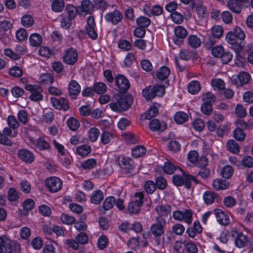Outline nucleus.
Returning <instances> with one entry per match:
<instances>
[{"instance_id": "f257e3e1", "label": "nucleus", "mask_w": 253, "mask_h": 253, "mask_svg": "<svg viewBox=\"0 0 253 253\" xmlns=\"http://www.w3.org/2000/svg\"><path fill=\"white\" fill-rule=\"evenodd\" d=\"M20 244L6 235L0 236V253H20Z\"/></svg>"}, {"instance_id": "f03ea898", "label": "nucleus", "mask_w": 253, "mask_h": 253, "mask_svg": "<svg viewBox=\"0 0 253 253\" xmlns=\"http://www.w3.org/2000/svg\"><path fill=\"white\" fill-rule=\"evenodd\" d=\"M155 221L156 223L151 225L150 231L155 236L157 244L160 245L161 243L160 237L164 233V228L166 225V219L160 216H156Z\"/></svg>"}, {"instance_id": "7ed1b4c3", "label": "nucleus", "mask_w": 253, "mask_h": 253, "mask_svg": "<svg viewBox=\"0 0 253 253\" xmlns=\"http://www.w3.org/2000/svg\"><path fill=\"white\" fill-rule=\"evenodd\" d=\"M173 184L177 186L184 185L187 189H189L191 185L192 181L196 184L199 183V181L195 177L186 173H183L181 175H174L172 176Z\"/></svg>"}, {"instance_id": "20e7f679", "label": "nucleus", "mask_w": 253, "mask_h": 253, "mask_svg": "<svg viewBox=\"0 0 253 253\" xmlns=\"http://www.w3.org/2000/svg\"><path fill=\"white\" fill-rule=\"evenodd\" d=\"M142 93L144 97L149 100L156 96H163L165 93V88L162 85H149L143 89Z\"/></svg>"}, {"instance_id": "39448f33", "label": "nucleus", "mask_w": 253, "mask_h": 253, "mask_svg": "<svg viewBox=\"0 0 253 253\" xmlns=\"http://www.w3.org/2000/svg\"><path fill=\"white\" fill-rule=\"evenodd\" d=\"M25 89L30 92V99L34 101H38L42 100L43 96L42 94L43 91L42 87L37 84H26Z\"/></svg>"}, {"instance_id": "423d86ee", "label": "nucleus", "mask_w": 253, "mask_h": 253, "mask_svg": "<svg viewBox=\"0 0 253 253\" xmlns=\"http://www.w3.org/2000/svg\"><path fill=\"white\" fill-rule=\"evenodd\" d=\"M172 217L176 221H184L185 223L190 224L192 221V212L190 209L185 210L184 211L176 210L173 212Z\"/></svg>"}, {"instance_id": "0eeeda50", "label": "nucleus", "mask_w": 253, "mask_h": 253, "mask_svg": "<svg viewBox=\"0 0 253 253\" xmlns=\"http://www.w3.org/2000/svg\"><path fill=\"white\" fill-rule=\"evenodd\" d=\"M118 163L121 167L124 169L126 174L129 175L135 173V165L131 159L121 156L119 158Z\"/></svg>"}, {"instance_id": "6e6552de", "label": "nucleus", "mask_w": 253, "mask_h": 253, "mask_svg": "<svg viewBox=\"0 0 253 253\" xmlns=\"http://www.w3.org/2000/svg\"><path fill=\"white\" fill-rule=\"evenodd\" d=\"M62 59L65 64L73 65L78 60V53L76 49L73 47L69 48L64 51Z\"/></svg>"}, {"instance_id": "1a4fd4ad", "label": "nucleus", "mask_w": 253, "mask_h": 253, "mask_svg": "<svg viewBox=\"0 0 253 253\" xmlns=\"http://www.w3.org/2000/svg\"><path fill=\"white\" fill-rule=\"evenodd\" d=\"M188 32L182 26H177L174 29V36L172 38L173 42L176 45H180L183 43L184 39L187 37Z\"/></svg>"}, {"instance_id": "9d476101", "label": "nucleus", "mask_w": 253, "mask_h": 253, "mask_svg": "<svg viewBox=\"0 0 253 253\" xmlns=\"http://www.w3.org/2000/svg\"><path fill=\"white\" fill-rule=\"evenodd\" d=\"M45 186L50 192L54 193L61 189L62 182L58 177L52 176L45 179Z\"/></svg>"}, {"instance_id": "9b49d317", "label": "nucleus", "mask_w": 253, "mask_h": 253, "mask_svg": "<svg viewBox=\"0 0 253 253\" xmlns=\"http://www.w3.org/2000/svg\"><path fill=\"white\" fill-rule=\"evenodd\" d=\"M115 80L116 85L120 92L125 93L129 88L130 86L129 82L124 75L117 74Z\"/></svg>"}, {"instance_id": "f8f14e48", "label": "nucleus", "mask_w": 253, "mask_h": 253, "mask_svg": "<svg viewBox=\"0 0 253 253\" xmlns=\"http://www.w3.org/2000/svg\"><path fill=\"white\" fill-rule=\"evenodd\" d=\"M232 32L234 33L238 39L240 40L239 45L234 46L235 52L238 54L243 50V47L245 46V42L244 40L246 37V35L242 29L239 27H235L233 31Z\"/></svg>"}, {"instance_id": "ddd939ff", "label": "nucleus", "mask_w": 253, "mask_h": 253, "mask_svg": "<svg viewBox=\"0 0 253 253\" xmlns=\"http://www.w3.org/2000/svg\"><path fill=\"white\" fill-rule=\"evenodd\" d=\"M250 78L251 76L249 73L243 72L239 73L237 76L233 77L231 81L237 87H240L248 84Z\"/></svg>"}, {"instance_id": "4468645a", "label": "nucleus", "mask_w": 253, "mask_h": 253, "mask_svg": "<svg viewBox=\"0 0 253 253\" xmlns=\"http://www.w3.org/2000/svg\"><path fill=\"white\" fill-rule=\"evenodd\" d=\"M104 18L108 22L115 25L121 21L123 14L118 9H115L113 11L106 13Z\"/></svg>"}, {"instance_id": "2eb2a0df", "label": "nucleus", "mask_w": 253, "mask_h": 253, "mask_svg": "<svg viewBox=\"0 0 253 253\" xmlns=\"http://www.w3.org/2000/svg\"><path fill=\"white\" fill-rule=\"evenodd\" d=\"M95 24L94 18L92 16H89L87 19L86 31L87 35L92 40L97 39L98 35L95 30Z\"/></svg>"}, {"instance_id": "dca6fc26", "label": "nucleus", "mask_w": 253, "mask_h": 253, "mask_svg": "<svg viewBox=\"0 0 253 253\" xmlns=\"http://www.w3.org/2000/svg\"><path fill=\"white\" fill-rule=\"evenodd\" d=\"M50 102L52 106L57 110L67 111L69 108L68 100L62 97L60 98H51Z\"/></svg>"}, {"instance_id": "f3484780", "label": "nucleus", "mask_w": 253, "mask_h": 253, "mask_svg": "<svg viewBox=\"0 0 253 253\" xmlns=\"http://www.w3.org/2000/svg\"><path fill=\"white\" fill-rule=\"evenodd\" d=\"M216 220L218 222L222 225H227L230 223V218L228 215L221 209L214 210Z\"/></svg>"}, {"instance_id": "a211bd4d", "label": "nucleus", "mask_w": 253, "mask_h": 253, "mask_svg": "<svg viewBox=\"0 0 253 253\" xmlns=\"http://www.w3.org/2000/svg\"><path fill=\"white\" fill-rule=\"evenodd\" d=\"M17 155L20 160L26 163L30 164L34 161V154L27 149H22L18 150Z\"/></svg>"}, {"instance_id": "6ab92c4d", "label": "nucleus", "mask_w": 253, "mask_h": 253, "mask_svg": "<svg viewBox=\"0 0 253 253\" xmlns=\"http://www.w3.org/2000/svg\"><path fill=\"white\" fill-rule=\"evenodd\" d=\"M144 13L148 16L160 15L163 11L162 7L159 5H155L152 8L149 5L146 4L143 7Z\"/></svg>"}, {"instance_id": "aec40b11", "label": "nucleus", "mask_w": 253, "mask_h": 253, "mask_svg": "<svg viewBox=\"0 0 253 253\" xmlns=\"http://www.w3.org/2000/svg\"><path fill=\"white\" fill-rule=\"evenodd\" d=\"M250 239L243 233L237 234L234 239V244L236 247L239 248H243L247 245H249Z\"/></svg>"}, {"instance_id": "412c9836", "label": "nucleus", "mask_w": 253, "mask_h": 253, "mask_svg": "<svg viewBox=\"0 0 253 253\" xmlns=\"http://www.w3.org/2000/svg\"><path fill=\"white\" fill-rule=\"evenodd\" d=\"M68 89L70 96L75 99L76 96L80 92L81 87L76 81L71 80L68 84Z\"/></svg>"}, {"instance_id": "4be33fe9", "label": "nucleus", "mask_w": 253, "mask_h": 253, "mask_svg": "<svg viewBox=\"0 0 253 253\" xmlns=\"http://www.w3.org/2000/svg\"><path fill=\"white\" fill-rule=\"evenodd\" d=\"M150 128L154 131H163L167 127V124L164 122H160L158 119L151 121L149 124Z\"/></svg>"}, {"instance_id": "5701e85b", "label": "nucleus", "mask_w": 253, "mask_h": 253, "mask_svg": "<svg viewBox=\"0 0 253 253\" xmlns=\"http://www.w3.org/2000/svg\"><path fill=\"white\" fill-rule=\"evenodd\" d=\"M212 186L215 190H225L229 187V183L225 180L217 178L213 180Z\"/></svg>"}, {"instance_id": "b1692460", "label": "nucleus", "mask_w": 253, "mask_h": 253, "mask_svg": "<svg viewBox=\"0 0 253 253\" xmlns=\"http://www.w3.org/2000/svg\"><path fill=\"white\" fill-rule=\"evenodd\" d=\"M192 4L195 7L199 17H203L207 11V8L204 5L203 1L202 0H195Z\"/></svg>"}, {"instance_id": "393cba45", "label": "nucleus", "mask_w": 253, "mask_h": 253, "mask_svg": "<svg viewBox=\"0 0 253 253\" xmlns=\"http://www.w3.org/2000/svg\"><path fill=\"white\" fill-rule=\"evenodd\" d=\"M155 211L159 214L158 216H167L171 211V207L169 205H159L156 206Z\"/></svg>"}, {"instance_id": "a878e982", "label": "nucleus", "mask_w": 253, "mask_h": 253, "mask_svg": "<svg viewBox=\"0 0 253 253\" xmlns=\"http://www.w3.org/2000/svg\"><path fill=\"white\" fill-rule=\"evenodd\" d=\"M229 9L237 14L241 12L242 9V2L237 0H229L227 2Z\"/></svg>"}, {"instance_id": "bb28decb", "label": "nucleus", "mask_w": 253, "mask_h": 253, "mask_svg": "<svg viewBox=\"0 0 253 253\" xmlns=\"http://www.w3.org/2000/svg\"><path fill=\"white\" fill-rule=\"evenodd\" d=\"M226 42L232 46V48L235 52L234 46L235 45H238L240 42V40L235 36L234 33L232 31L228 32L226 36Z\"/></svg>"}, {"instance_id": "cd10ccee", "label": "nucleus", "mask_w": 253, "mask_h": 253, "mask_svg": "<svg viewBox=\"0 0 253 253\" xmlns=\"http://www.w3.org/2000/svg\"><path fill=\"white\" fill-rule=\"evenodd\" d=\"M121 102L120 108H122L123 111L128 109L132 103V98L131 96L126 95L123 97H119Z\"/></svg>"}, {"instance_id": "c85d7f7f", "label": "nucleus", "mask_w": 253, "mask_h": 253, "mask_svg": "<svg viewBox=\"0 0 253 253\" xmlns=\"http://www.w3.org/2000/svg\"><path fill=\"white\" fill-rule=\"evenodd\" d=\"M103 193L100 190L93 191L90 196V201L91 203L99 204L103 199Z\"/></svg>"}, {"instance_id": "c756f323", "label": "nucleus", "mask_w": 253, "mask_h": 253, "mask_svg": "<svg viewBox=\"0 0 253 253\" xmlns=\"http://www.w3.org/2000/svg\"><path fill=\"white\" fill-rule=\"evenodd\" d=\"M187 42L190 46L193 48L196 49L200 46L201 41L197 36L191 35L188 37Z\"/></svg>"}, {"instance_id": "7c9ffc66", "label": "nucleus", "mask_w": 253, "mask_h": 253, "mask_svg": "<svg viewBox=\"0 0 253 253\" xmlns=\"http://www.w3.org/2000/svg\"><path fill=\"white\" fill-rule=\"evenodd\" d=\"M91 151L90 146L84 144L76 148V153L79 156L84 157L87 156Z\"/></svg>"}, {"instance_id": "2f4dec72", "label": "nucleus", "mask_w": 253, "mask_h": 253, "mask_svg": "<svg viewBox=\"0 0 253 253\" xmlns=\"http://www.w3.org/2000/svg\"><path fill=\"white\" fill-rule=\"evenodd\" d=\"M116 203V199L113 196L107 197L104 201L102 208L104 210L103 213L112 209Z\"/></svg>"}, {"instance_id": "473e14b6", "label": "nucleus", "mask_w": 253, "mask_h": 253, "mask_svg": "<svg viewBox=\"0 0 253 253\" xmlns=\"http://www.w3.org/2000/svg\"><path fill=\"white\" fill-rule=\"evenodd\" d=\"M170 70L166 66L161 67L157 73V77L158 79L161 81H164L167 79L169 75Z\"/></svg>"}, {"instance_id": "72a5a7b5", "label": "nucleus", "mask_w": 253, "mask_h": 253, "mask_svg": "<svg viewBox=\"0 0 253 253\" xmlns=\"http://www.w3.org/2000/svg\"><path fill=\"white\" fill-rule=\"evenodd\" d=\"M42 36L37 33L31 34L29 38V42L34 47L40 46L42 42Z\"/></svg>"}, {"instance_id": "f704fd0d", "label": "nucleus", "mask_w": 253, "mask_h": 253, "mask_svg": "<svg viewBox=\"0 0 253 253\" xmlns=\"http://www.w3.org/2000/svg\"><path fill=\"white\" fill-rule=\"evenodd\" d=\"M93 86L94 92L98 94H102L107 91V86L103 82H95Z\"/></svg>"}, {"instance_id": "c9c22d12", "label": "nucleus", "mask_w": 253, "mask_h": 253, "mask_svg": "<svg viewBox=\"0 0 253 253\" xmlns=\"http://www.w3.org/2000/svg\"><path fill=\"white\" fill-rule=\"evenodd\" d=\"M38 79L39 82L42 84H51L53 82V78L49 73L40 75Z\"/></svg>"}, {"instance_id": "e433bc0d", "label": "nucleus", "mask_w": 253, "mask_h": 253, "mask_svg": "<svg viewBox=\"0 0 253 253\" xmlns=\"http://www.w3.org/2000/svg\"><path fill=\"white\" fill-rule=\"evenodd\" d=\"M146 152V148L141 145L134 147L131 150L132 156L135 158L142 157Z\"/></svg>"}, {"instance_id": "4c0bfd02", "label": "nucleus", "mask_w": 253, "mask_h": 253, "mask_svg": "<svg viewBox=\"0 0 253 253\" xmlns=\"http://www.w3.org/2000/svg\"><path fill=\"white\" fill-rule=\"evenodd\" d=\"M175 122L178 124H182L188 120V115L182 111L177 112L174 116Z\"/></svg>"}, {"instance_id": "58836bf2", "label": "nucleus", "mask_w": 253, "mask_h": 253, "mask_svg": "<svg viewBox=\"0 0 253 253\" xmlns=\"http://www.w3.org/2000/svg\"><path fill=\"white\" fill-rule=\"evenodd\" d=\"M215 193L210 191L205 192L203 195V198L204 202L207 205H211L212 204L215 200Z\"/></svg>"}, {"instance_id": "ea45409f", "label": "nucleus", "mask_w": 253, "mask_h": 253, "mask_svg": "<svg viewBox=\"0 0 253 253\" xmlns=\"http://www.w3.org/2000/svg\"><path fill=\"white\" fill-rule=\"evenodd\" d=\"M97 161L94 159H88L81 163V167L84 169H91L96 167Z\"/></svg>"}, {"instance_id": "a19ab883", "label": "nucleus", "mask_w": 253, "mask_h": 253, "mask_svg": "<svg viewBox=\"0 0 253 253\" xmlns=\"http://www.w3.org/2000/svg\"><path fill=\"white\" fill-rule=\"evenodd\" d=\"M64 7V2L63 0H53L51 4L52 10L55 12H60Z\"/></svg>"}, {"instance_id": "79ce46f5", "label": "nucleus", "mask_w": 253, "mask_h": 253, "mask_svg": "<svg viewBox=\"0 0 253 253\" xmlns=\"http://www.w3.org/2000/svg\"><path fill=\"white\" fill-rule=\"evenodd\" d=\"M221 173L223 178L228 179L234 173V169L230 165H226L222 168Z\"/></svg>"}, {"instance_id": "37998d69", "label": "nucleus", "mask_w": 253, "mask_h": 253, "mask_svg": "<svg viewBox=\"0 0 253 253\" xmlns=\"http://www.w3.org/2000/svg\"><path fill=\"white\" fill-rule=\"evenodd\" d=\"M141 206V202L133 201L128 204L127 210L129 212L136 214L139 212Z\"/></svg>"}, {"instance_id": "c03bdc74", "label": "nucleus", "mask_w": 253, "mask_h": 253, "mask_svg": "<svg viewBox=\"0 0 253 253\" xmlns=\"http://www.w3.org/2000/svg\"><path fill=\"white\" fill-rule=\"evenodd\" d=\"M200 83L197 81L191 82L188 85V91L193 94L198 93L200 91Z\"/></svg>"}, {"instance_id": "a18cd8bd", "label": "nucleus", "mask_w": 253, "mask_h": 253, "mask_svg": "<svg viewBox=\"0 0 253 253\" xmlns=\"http://www.w3.org/2000/svg\"><path fill=\"white\" fill-rule=\"evenodd\" d=\"M100 134L99 130L96 127H91L88 131V138L92 142H95Z\"/></svg>"}, {"instance_id": "49530a36", "label": "nucleus", "mask_w": 253, "mask_h": 253, "mask_svg": "<svg viewBox=\"0 0 253 253\" xmlns=\"http://www.w3.org/2000/svg\"><path fill=\"white\" fill-rule=\"evenodd\" d=\"M114 136V135L112 132L108 131H104L101 134V142L103 144H107L112 140Z\"/></svg>"}, {"instance_id": "de8ad7c7", "label": "nucleus", "mask_w": 253, "mask_h": 253, "mask_svg": "<svg viewBox=\"0 0 253 253\" xmlns=\"http://www.w3.org/2000/svg\"><path fill=\"white\" fill-rule=\"evenodd\" d=\"M228 150L232 153H238L240 151V147L238 143L234 140H229L226 144Z\"/></svg>"}, {"instance_id": "09e8293b", "label": "nucleus", "mask_w": 253, "mask_h": 253, "mask_svg": "<svg viewBox=\"0 0 253 253\" xmlns=\"http://www.w3.org/2000/svg\"><path fill=\"white\" fill-rule=\"evenodd\" d=\"M60 25L62 27L67 29L71 25V21L73 20L67 16L66 14L63 13L61 15Z\"/></svg>"}, {"instance_id": "8fccbe9b", "label": "nucleus", "mask_w": 253, "mask_h": 253, "mask_svg": "<svg viewBox=\"0 0 253 253\" xmlns=\"http://www.w3.org/2000/svg\"><path fill=\"white\" fill-rule=\"evenodd\" d=\"M21 23L23 26L29 28L33 26L34 23V20L31 15L27 14L22 17Z\"/></svg>"}, {"instance_id": "3c124183", "label": "nucleus", "mask_w": 253, "mask_h": 253, "mask_svg": "<svg viewBox=\"0 0 253 253\" xmlns=\"http://www.w3.org/2000/svg\"><path fill=\"white\" fill-rule=\"evenodd\" d=\"M37 148L41 150H48L50 148L49 143L42 137L37 140Z\"/></svg>"}, {"instance_id": "603ef678", "label": "nucleus", "mask_w": 253, "mask_h": 253, "mask_svg": "<svg viewBox=\"0 0 253 253\" xmlns=\"http://www.w3.org/2000/svg\"><path fill=\"white\" fill-rule=\"evenodd\" d=\"M184 244L188 253H197L198 249L194 243L191 241H185Z\"/></svg>"}, {"instance_id": "864d4df0", "label": "nucleus", "mask_w": 253, "mask_h": 253, "mask_svg": "<svg viewBox=\"0 0 253 253\" xmlns=\"http://www.w3.org/2000/svg\"><path fill=\"white\" fill-rule=\"evenodd\" d=\"M6 121L8 126L12 128L13 130H15L19 127V123L13 115H9L7 118Z\"/></svg>"}, {"instance_id": "5fc2aeb1", "label": "nucleus", "mask_w": 253, "mask_h": 253, "mask_svg": "<svg viewBox=\"0 0 253 253\" xmlns=\"http://www.w3.org/2000/svg\"><path fill=\"white\" fill-rule=\"evenodd\" d=\"M61 222L67 225H71L75 222V218L68 214L62 213L60 216Z\"/></svg>"}, {"instance_id": "6e6d98bb", "label": "nucleus", "mask_w": 253, "mask_h": 253, "mask_svg": "<svg viewBox=\"0 0 253 253\" xmlns=\"http://www.w3.org/2000/svg\"><path fill=\"white\" fill-rule=\"evenodd\" d=\"M12 128L9 126L5 127L3 128L1 134L9 141H11L6 136H10V137H15L17 135V131L15 130H12Z\"/></svg>"}, {"instance_id": "4d7b16f0", "label": "nucleus", "mask_w": 253, "mask_h": 253, "mask_svg": "<svg viewBox=\"0 0 253 253\" xmlns=\"http://www.w3.org/2000/svg\"><path fill=\"white\" fill-rule=\"evenodd\" d=\"M67 15L72 19H74L77 15V9L75 6L72 4H68L66 7Z\"/></svg>"}, {"instance_id": "13d9d810", "label": "nucleus", "mask_w": 253, "mask_h": 253, "mask_svg": "<svg viewBox=\"0 0 253 253\" xmlns=\"http://www.w3.org/2000/svg\"><path fill=\"white\" fill-rule=\"evenodd\" d=\"M211 84L214 89L222 90L225 88V83L220 79H212L211 81Z\"/></svg>"}, {"instance_id": "bf43d9fd", "label": "nucleus", "mask_w": 253, "mask_h": 253, "mask_svg": "<svg viewBox=\"0 0 253 253\" xmlns=\"http://www.w3.org/2000/svg\"><path fill=\"white\" fill-rule=\"evenodd\" d=\"M179 55L180 59L188 60L194 57V52L187 49H182L180 50Z\"/></svg>"}, {"instance_id": "052dcab7", "label": "nucleus", "mask_w": 253, "mask_h": 253, "mask_svg": "<svg viewBox=\"0 0 253 253\" xmlns=\"http://www.w3.org/2000/svg\"><path fill=\"white\" fill-rule=\"evenodd\" d=\"M137 24L141 28L148 27L151 23V20L144 16H140L136 19Z\"/></svg>"}, {"instance_id": "680f3d73", "label": "nucleus", "mask_w": 253, "mask_h": 253, "mask_svg": "<svg viewBox=\"0 0 253 253\" xmlns=\"http://www.w3.org/2000/svg\"><path fill=\"white\" fill-rule=\"evenodd\" d=\"M23 72L22 68L18 66H13L9 71V74L13 77L18 78L23 75Z\"/></svg>"}, {"instance_id": "e2e57ef3", "label": "nucleus", "mask_w": 253, "mask_h": 253, "mask_svg": "<svg viewBox=\"0 0 253 253\" xmlns=\"http://www.w3.org/2000/svg\"><path fill=\"white\" fill-rule=\"evenodd\" d=\"M7 197L10 202H14L18 200L19 195L14 188L11 187L9 189L7 192Z\"/></svg>"}, {"instance_id": "0e129e2a", "label": "nucleus", "mask_w": 253, "mask_h": 253, "mask_svg": "<svg viewBox=\"0 0 253 253\" xmlns=\"http://www.w3.org/2000/svg\"><path fill=\"white\" fill-rule=\"evenodd\" d=\"M118 47L124 51H128L131 49V43L126 40H120L118 43Z\"/></svg>"}, {"instance_id": "69168bd1", "label": "nucleus", "mask_w": 253, "mask_h": 253, "mask_svg": "<svg viewBox=\"0 0 253 253\" xmlns=\"http://www.w3.org/2000/svg\"><path fill=\"white\" fill-rule=\"evenodd\" d=\"M39 53L41 56L46 58H49L53 54L52 50L48 47L45 46H42L40 48Z\"/></svg>"}, {"instance_id": "338daca9", "label": "nucleus", "mask_w": 253, "mask_h": 253, "mask_svg": "<svg viewBox=\"0 0 253 253\" xmlns=\"http://www.w3.org/2000/svg\"><path fill=\"white\" fill-rule=\"evenodd\" d=\"M67 124L69 128L73 131L76 130L79 127V122L73 117H71L67 120Z\"/></svg>"}, {"instance_id": "774afa93", "label": "nucleus", "mask_w": 253, "mask_h": 253, "mask_svg": "<svg viewBox=\"0 0 253 253\" xmlns=\"http://www.w3.org/2000/svg\"><path fill=\"white\" fill-rule=\"evenodd\" d=\"M159 113V110L156 106H152L148 110L145 114V118L150 120L152 118L155 117Z\"/></svg>"}]
</instances>
